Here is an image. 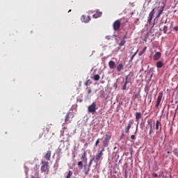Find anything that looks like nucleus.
Returning a JSON list of instances; mask_svg holds the SVG:
<instances>
[{"mask_svg":"<svg viewBox=\"0 0 178 178\" xmlns=\"http://www.w3.org/2000/svg\"><path fill=\"white\" fill-rule=\"evenodd\" d=\"M41 171L44 173H48L49 172V162L48 161H42Z\"/></svg>","mask_w":178,"mask_h":178,"instance_id":"nucleus-1","label":"nucleus"},{"mask_svg":"<svg viewBox=\"0 0 178 178\" xmlns=\"http://www.w3.org/2000/svg\"><path fill=\"white\" fill-rule=\"evenodd\" d=\"M113 30L115 31H118L120 29L121 27V20L118 19L113 22Z\"/></svg>","mask_w":178,"mask_h":178,"instance_id":"nucleus-2","label":"nucleus"},{"mask_svg":"<svg viewBox=\"0 0 178 178\" xmlns=\"http://www.w3.org/2000/svg\"><path fill=\"white\" fill-rule=\"evenodd\" d=\"M97 110V107H96V103H92V105L88 106V113L92 114H94Z\"/></svg>","mask_w":178,"mask_h":178,"instance_id":"nucleus-3","label":"nucleus"},{"mask_svg":"<svg viewBox=\"0 0 178 178\" xmlns=\"http://www.w3.org/2000/svg\"><path fill=\"white\" fill-rule=\"evenodd\" d=\"M74 118V114H73L72 112H69L65 116V122L66 124H68L70 123V118L72 119Z\"/></svg>","mask_w":178,"mask_h":178,"instance_id":"nucleus-4","label":"nucleus"},{"mask_svg":"<svg viewBox=\"0 0 178 178\" xmlns=\"http://www.w3.org/2000/svg\"><path fill=\"white\" fill-rule=\"evenodd\" d=\"M163 97V92L161 91L159 93V95H158V97H157V101H156V108H159V106L161 103Z\"/></svg>","mask_w":178,"mask_h":178,"instance_id":"nucleus-5","label":"nucleus"},{"mask_svg":"<svg viewBox=\"0 0 178 178\" xmlns=\"http://www.w3.org/2000/svg\"><path fill=\"white\" fill-rule=\"evenodd\" d=\"M142 113L140 112H136L135 113V119L136 120V122H138V124H136V131L138 130V126L139 124V120L141 118Z\"/></svg>","mask_w":178,"mask_h":178,"instance_id":"nucleus-6","label":"nucleus"},{"mask_svg":"<svg viewBox=\"0 0 178 178\" xmlns=\"http://www.w3.org/2000/svg\"><path fill=\"white\" fill-rule=\"evenodd\" d=\"M134 124V120H130L128 122V125H127V127L126 129H125V133L129 134V130H130L131 126H132Z\"/></svg>","mask_w":178,"mask_h":178,"instance_id":"nucleus-7","label":"nucleus"},{"mask_svg":"<svg viewBox=\"0 0 178 178\" xmlns=\"http://www.w3.org/2000/svg\"><path fill=\"white\" fill-rule=\"evenodd\" d=\"M90 20H91V18L90 16L86 17L85 15H83L81 17V21L83 23H88Z\"/></svg>","mask_w":178,"mask_h":178,"instance_id":"nucleus-8","label":"nucleus"},{"mask_svg":"<svg viewBox=\"0 0 178 178\" xmlns=\"http://www.w3.org/2000/svg\"><path fill=\"white\" fill-rule=\"evenodd\" d=\"M104 152V147H103V149H102L101 152H99V153H97V154H96L95 160H96L97 162L102 159Z\"/></svg>","mask_w":178,"mask_h":178,"instance_id":"nucleus-9","label":"nucleus"},{"mask_svg":"<svg viewBox=\"0 0 178 178\" xmlns=\"http://www.w3.org/2000/svg\"><path fill=\"white\" fill-rule=\"evenodd\" d=\"M90 170V165H83V172L85 174V175H89V172Z\"/></svg>","mask_w":178,"mask_h":178,"instance_id":"nucleus-10","label":"nucleus"},{"mask_svg":"<svg viewBox=\"0 0 178 178\" xmlns=\"http://www.w3.org/2000/svg\"><path fill=\"white\" fill-rule=\"evenodd\" d=\"M111 138V136L108 135V134L106 135V138H105V139L104 140V145L105 147L108 146Z\"/></svg>","mask_w":178,"mask_h":178,"instance_id":"nucleus-11","label":"nucleus"},{"mask_svg":"<svg viewBox=\"0 0 178 178\" xmlns=\"http://www.w3.org/2000/svg\"><path fill=\"white\" fill-rule=\"evenodd\" d=\"M51 150H49L48 152H46L44 158L47 161H51Z\"/></svg>","mask_w":178,"mask_h":178,"instance_id":"nucleus-12","label":"nucleus"},{"mask_svg":"<svg viewBox=\"0 0 178 178\" xmlns=\"http://www.w3.org/2000/svg\"><path fill=\"white\" fill-rule=\"evenodd\" d=\"M154 8L149 13V17H148V19H147V23L150 24L152 20V18H153V16L155 13L154 12Z\"/></svg>","mask_w":178,"mask_h":178,"instance_id":"nucleus-13","label":"nucleus"},{"mask_svg":"<svg viewBox=\"0 0 178 178\" xmlns=\"http://www.w3.org/2000/svg\"><path fill=\"white\" fill-rule=\"evenodd\" d=\"M134 76V74L133 72H130L127 76L125 77V81H129L131 78Z\"/></svg>","mask_w":178,"mask_h":178,"instance_id":"nucleus-14","label":"nucleus"},{"mask_svg":"<svg viewBox=\"0 0 178 178\" xmlns=\"http://www.w3.org/2000/svg\"><path fill=\"white\" fill-rule=\"evenodd\" d=\"M81 159L86 163L88 161V158H87V152H84L83 154H82Z\"/></svg>","mask_w":178,"mask_h":178,"instance_id":"nucleus-15","label":"nucleus"},{"mask_svg":"<svg viewBox=\"0 0 178 178\" xmlns=\"http://www.w3.org/2000/svg\"><path fill=\"white\" fill-rule=\"evenodd\" d=\"M162 56V54L161 52H156L155 54L154 55V59L155 60H159Z\"/></svg>","mask_w":178,"mask_h":178,"instance_id":"nucleus-16","label":"nucleus"},{"mask_svg":"<svg viewBox=\"0 0 178 178\" xmlns=\"http://www.w3.org/2000/svg\"><path fill=\"white\" fill-rule=\"evenodd\" d=\"M159 129H160V131H161L162 124H161V122L159 120H156V130H159Z\"/></svg>","mask_w":178,"mask_h":178,"instance_id":"nucleus-17","label":"nucleus"},{"mask_svg":"<svg viewBox=\"0 0 178 178\" xmlns=\"http://www.w3.org/2000/svg\"><path fill=\"white\" fill-rule=\"evenodd\" d=\"M108 66L111 70H114L116 67V64L113 61L111 60L108 63Z\"/></svg>","mask_w":178,"mask_h":178,"instance_id":"nucleus-18","label":"nucleus"},{"mask_svg":"<svg viewBox=\"0 0 178 178\" xmlns=\"http://www.w3.org/2000/svg\"><path fill=\"white\" fill-rule=\"evenodd\" d=\"M164 8H165V6H162V7H161V9L159 10V13L157 14V15H156V19L161 17V15H162L163 13Z\"/></svg>","mask_w":178,"mask_h":178,"instance_id":"nucleus-19","label":"nucleus"},{"mask_svg":"<svg viewBox=\"0 0 178 178\" xmlns=\"http://www.w3.org/2000/svg\"><path fill=\"white\" fill-rule=\"evenodd\" d=\"M123 70H124V64L120 63L117 66V72H120Z\"/></svg>","mask_w":178,"mask_h":178,"instance_id":"nucleus-20","label":"nucleus"},{"mask_svg":"<svg viewBox=\"0 0 178 178\" xmlns=\"http://www.w3.org/2000/svg\"><path fill=\"white\" fill-rule=\"evenodd\" d=\"M156 66L157 68H162L164 66V63L163 61L159 60V62H157V63L156 64Z\"/></svg>","mask_w":178,"mask_h":178,"instance_id":"nucleus-21","label":"nucleus"},{"mask_svg":"<svg viewBox=\"0 0 178 178\" xmlns=\"http://www.w3.org/2000/svg\"><path fill=\"white\" fill-rule=\"evenodd\" d=\"M102 15V12L97 11V13L93 15V18L97 19V18L100 17Z\"/></svg>","mask_w":178,"mask_h":178,"instance_id":"nucleus-22","label":"nucleus"},{"mask_svg":"<svg viewBox=\"0 0 178 178\" xmlns=\"http://www.w3.org/2000/svg\"><path fill=\"white\" fill-rule=\"evenodd\" d=\"M147 127H149V129H152V120L149 119L147 120Z\"/></svg>","mask_w":178,"mask_h":178,"instance_id":"nucleus-23","label":"nucleus"},{"mask_svg":"<svg viewBox=\"0 0 178 178\" xmlns=\"http://www.w3.org/2000/svg\"><path fill=\"white\" fill-rule=\"evenodd\" d=\"M129 83V81H125L122 88V90H127V84Z\"/></svg>","mask_w":178,"mask_h":178,"instance_id":"nucleus-24","label":"nucleus"},{"mask_svg":"<svg viewBox=\"0 0 178 178\" xmlns=\"http://www.w3.org/2000/svg\"><path fill=\"white\" fill-rule=\"evenodd\" d=\"M92 84V81H90V79H88L85 83H84V86H86V87H88V86Z\"/></svg>","mask_w":178,"mask_h":178,"instance_id":"nucleus-25","label":"nucleus"},{"mask_svg":"<svg viewBox=\"0 0 178 178\" xmlns=\"http://www.w3.org/2000/svg\"><path fill=\"white\" fill-rule=\"evenodd\" d=\"M127 41L124 39H122V40L118 44L120 47H124Z\"/></svg>","mask_w":178,"mask_h":178,"instance_id":"nucleus-26","label":"nucleus"},{"mask_svg":"<svg viewBox=\"0 0 178 178\" xmlns=\"http://www.w3.org/2000/svg\"><path fill=\"white\" fill-rule=\"evenodd\" d=\"M78 168L79 169H83V162L82 161H79L78 162Z\"/></svg>","mask_w":178,"mask_h":178,"instance_id":"nucleus-27","label":"nucleus"},{"mask_svg":"<svg viewBox=\"0 0 178 178\" xmlns=\"http://www.w3.org/2000/svg\"><path fill=\"white\" fill-rule=\"evenodd\" d=\"M72 175H73V172H72V170H70L65 178H70V177H72Z\"/></svg>","mask_w":178,"mask_h":178,"instance_id":"nucleus-28","label":"nucleus"},{"mask_svg":"<svg viewBox=\"0 0 178 178\" xmlns=\"http://www.w3.org/2000/svg\"><path fill=\"white\" fill-rule=\"evenodd\" d=\"M168 26H163V33L165 34H166L168 33Z\"/></svg>","mask_w":178,"mask_h":178,"instance_id":"nucleus-29","label":"nucleus"},{"mask_svg":"<svg viewBox=\"0 0 178 178\" xmlns=\"http://www.w3.org/2000/svg\"><path fill=\"white\" fill-rule=\"evenodd\" d=\"M94 79H95V81H99V79H100V76H99V74H96V75H95V78H94Z\"/></svg>","mask_w":178,"mask_h":178,"instance_id":"nucleus-30","label":"nucleus"},{"mask_svg":"<svg viewBox=\"0 0 178 178\" xmlns=\"http://www.w3.org/2000/svg\"><path fill=\"white\" fill-rule=\"evenodd\" d=\"M173 153H174V154H175L177 157H178V149H177V148L174 149Z\"/></svg>","mask_w":178,"mask_h":178,"instance_id":"nucleus-31","label":"nucleus"},{"mask_svg":"<svg viewBox=\"0 0 178 178\" xmlns=\"http://www.w3.org/2000/svg\"><path fill=\"white\" fill-rule=\"evenodd\" d=\"M154 130L152 128L149 129V136L152 138V134H153Z\"/></svg>","mask_w":178,"mask_h":178,"instance_id":"nucleus-32","label":"nucleus"},{"mask_svg":"<svg viewBox=\"0 0 178 178\" xmlns=\"http://www.w3.org/2000/svg\"><path fill=\"white\" fill-rule=\"evenodd\" d=\"M147 47H145L142 51L139 53V56H142L143 54L146 51Z\"/></svg>","mask_w":178,"mask_h":178,"instance_id":"nucleus-33","label":"nucleus"},{"mask_svg":"<svg viewBox=\"0 0 178 178\" xmlns=\"http://www.w3.org/2000/svg\"><path fill=\"white\" fill-rule=\"evenodd\" d=\"M138 51V50H136V52H135V54H134V56H131V61L133 60V59L134 58V57L136 56Z\"/></svg>","mask_w":178,"mask_h":178,"instance_id":"nucleus-34","label":"nucleus"},{"mask_svg":"<svg viewBox=\"0 0 178 178\" xmlns=\"http://www.w3.org/2000/svg\"><path fill=\"white\" fill-rule=\"evenodd\" d=\"M86 90H88V91H87V93H88V94H90V93L92 92V89L90 88L87 87V88H86Z\"/></svg>","mask_w":178,"mask_h":178,"instance_id":"nucleus-35","label":"nucleus"},{"mask_svg":"<svg viewBox=\"0 0 178 178\" xmlns=\"http://www.w3.org/2000/svg\"><path fill=\"white\" fill-rule=\"evenodd\" d=\"M93 161H94V158L90 160V162L88 164L89 168H90V165H92Z\"/></svg>","mask_w":178,"mask_h":178,"instance_id":"nucleus-36","label":"nucleus"},{"mask_svg":"<svg viewBox=\"0 0 178 178\" xmlns=\"http://www.w3.org/2000/svg\"><path fill=\"white\" fill-rule=\"evenodd\" d=\"M156 137H157V138L159 137V131H156V136H154L153 138L155 139Z\"/></svg>","mask_w":178,"mask_h":178,"instance_id":"nucleus-37","label":"nucleus"},{"mask_svg":"<svg viewBox=\"0 0 178 178\" xmlns=\"http://www.w3.org/2000/svg\"><path fill=\"white\" fill-rule=\"evenodd\" d=\"M152 177H158V174H156V173H153V174H152Z\"/></svg>","mask_w":178,"mask_h":178,"instance_id":"nucleus-38","label":"nucleus"},{"mask_svg":"<svg viewBox=\"0 0 178 178\" xmlns=\"http://www.w3.org/2000/svg\"><path fill=\"white\" fill-rule=\"evenodd\" d=\"M174 30H175V31H178V26H175L174 27Z\"/></svg>","mask_w":178,"mask_h":178,"instance_id":"nucleus-39","label":"nucleus"},{"mask_svg":"<svg viewBox=\"0 0 178 178\" xmlns=\"http://www.w3.org/2000/svg\"><path fill=\"white\" fill-rule=\"evenodd\" d=\"M99 143V139H98V140L96 141L95 146L97 147Z\"/></svg>","mask_w":178,"mask_h":178,"instance_id":"nucleus-40","label":"nucleus"},{"mask_svg":"<svg viewBox=\"0 0 178 178\" xmlns=\"http://www.w3.org/2000/svg\"><path fill=\"white\" fill-rule=\"evenodd\" d=\"M131 138L134 140L136 138V136L134 135H131Z\"/></svg>","mask_w":178,"mask_h":178,"instance_id":"nucleus-41","label":"nucleus"},{"mask_svg":"<svg viewBox=\"0 0 178 178\" xmlns=\"http://www.w3.org/2000/svg\"><path fill=\"white\" fill-rule=\"evenodd\" d=\"M45 130H46V133H48L49 131V129L47 128H45Z\"/></svg>","mask_w":178,"mask_h":178,"instance_id":"nucleus-42","label":"nucleus"},{"mask_svg":"<svg viewBox=\"0 0 178 178\" xmlns=\"http://www.w3.org/2000/svg\"><path fill=\"white\" fill-rule=\"evenodd\" d=\"M110 178H117V177L115 176V175H113V176H111Z\"/></svg>","mask_w":178,"mask_h":178,"instance_id":"nucleus-43","label":"nucleus"},{"mask_svg":"<svg viewBox=\"0 0 178 178\" xmlns=\"http://www.w3.org/2000/svg\"><path fill=\"white\" fill-rule=\"evenodd\" d=\"M126 38H127V35H124V36L123 37V40H125Z\"/></svg>","mask_w":178,"mask_h":178,"instance_id":"nucleus-44","label":"nucleus"},{"mask_svg":"<svg viewBox=\"0 0 178 178\" xmlns=\"http://www.w3.org/2000/svg\"><path fill=\"white\" fill-rule=\"evenodd\" d=\"M167 154H170V152H167Z\"/></svg>","mask_w":178,"mask_h":178,"instance_id":"nucleus-45","label":"nucleus"},{"mask_svg":"<svg viewBox=\"0 0 178 178\" xmlns=\"http://www.w3.org/2000/svg\"><path fill=\"white\" fill-rule=\"evenodd\" d=\"M31 178H35V177L33 176H32Z\"/></svg>","mask_w":178,"mask_h":178,"instance_id":"nucleus-46","label":"nucleus"},{"mask_svg":"<svg viewBox=\"0 0 178 178\" xmlns=\"http://www.w3.org/2000/svg\"><path fill=\"white\" fill-rule=\"evenodd\" d=\"M72 11V10H70L69 12Z\"/></svg>","mask_w":178,"mask_h":178,"instance_id":"nucleus-47","label":"nucleus"}]
</instances>
